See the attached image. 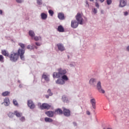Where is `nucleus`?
Returning <instances> with one entry per match:
<instances>
[{"instance_id": "47", "label": "nucleus", "mask_w": 129, "mask_h": 129, "mask_svg": "<svg viewBox=\"0 0 129 129\" xmlns=\"http://www.w3.org/2000/svg\"><path fill=\"white\" fill-rule=\"evenodd\" d=\"M90 2H98V0H89Z\"/></svg>"}, {"instance_id": "22", "label": "nucleus", "mask_w": 129, "mask_h": 129, "mask_svg": "<svg viewBox=\"0 0 129 129\" xmlns=\"http://www.w3.org/2000/svg\"><path fill=\"white\" fill-rule=\"evenodd\" d=\"M36 48V49H37V47L35 46V45H27V48L28 49H34V48Z\"/></svg>"}, {"instance_id": "31", "label": "nucleus", "mask_w": 129, "mask_h": 129, "mask_svg": "<svg viewBox=\"0 0 129 129\" xmlns=\"http://www.w3.org/2000/svg\"><path fill=\"white\" fill-rule=\"evenodd\" d=\"M0 61L2 63L4 62V57L2 55H0Z\"/></svg>"}, {"instance_id": "3", "label": "nucleus", "mask_w": 129, "mask_h": 129, "mask_svg": "<svg viewBox=\"0 0 129 129\" xmlns=\"http://www.w3.org/2000/svg\"><path fill=\"white\" fill-rule=\"evenodd\" d=\"M38 105H39L40 109H41V110H43V109L48 110V109H50V108L51 107V106L50 105L46 103H43L42 104H38Z\"/></svg>"}, {"instance_id": "53", "label": "nucleus", "mask_w": 129, "mask_h": 129, "mask_svg": "<svg viewBox=\"0 0 129 129\" xmlns=\"http://www.w3.org/2000/svg\"><path fill=\"white\" fill-rule=\"evenodd\" d=\"M103 129H105V128H103ZM107 129H111V128H108Z\"/></svg>"}, {"instance_id": "14", "label": "nucleus", "mask_w": 129, "mask_h": 129, "mask_svg": "<svg viewBox=\"0 0 129 129\" xmlns=\"http://www.w3.org/2000/svg\"><path fill=\"white\" fill-rule=\"evenodd\" d=\"M57 17L59 20H63L65 19L64 14H63L62 13H58Z\"/></svg>"}, {"instance_id": "12", "label": "nucleus", "mask_w": 129, "mask_h": 129, "mask_svg": "<svg viewBox=\"0 0 129 129\" xmlns=\"http://www.w3.org/2000/svg\"><path fill=\"white\" fill-rule=\"evenodd\" d=\"M45 114L47 115V116L49 117H53L54 112L52 111H47L45 112Z\"/></svg>"}, {"instance_id": "18", "label": "nucleus", "mask_w": 129, "mask_h": 129, "mask_svg": "<svg viewBox=\"0 0 129 129\" xmlns=\"http://www.w3.org/2000/svg\"><path fill=\"white\" fill-rule=\"evenodd\" d=\"M1 53H2V54L4 55V56H7V57H8L9 56V52H8V51H6V50H2L1 51Z\"/></svg>"}, {"instance_id": "36", "label": "nucleus", "mask_w": 129, "mask_h": 129, "mask_svg": "<svg viewBox=\"0 0 129 129\" xmlns=\"http://www.w3.org/2000/svg\"><path fill=\"white\" fill-rule=\"evenodd\" d=\"M13 104L16 106H18V102H17V100H16L15 99L13 100Z\"/></svg>"}, {"instance_id": "29", "label": "nucleus", "mask_w": 129, "mask_h": 129, "mask_svg": "<svg viewBox=\"0 0 129 129\" xmlns=\"http://www.w3.org/2000/svg\"><path fill=\"white\" fill-rule=\"evenodd\" d=\"M42 78H43V79H44L46 81H49V79H48V77L46 75H44V74H43L42 76Z\"/></svg>"}, {"instance_id": "52", "label": "nucleus", "mask_w": 129, "mask_h": 129, "mask_svg": "<svg viewBox=\"0 0 129 129\" xmlns=\"http://www.w3.org/2000/svg\"><path fill=\"white\" fill-rule=\"evenodd\" d=\"M3 12L2 10H0V15H2Z\"/></svg>"}, {"instance_id": "19", "label": "nucleus", "mask_w": 129, "mask_h": 129, "mask_svg": "<svg viewBox=\"0 0 129 129\" xmlns=\"http://www.w3.org/2000/svg\"><path fill=\"white\" fill-rule=\"evenodd\" d=\"M62 100H63V102L64 103H69V100L66 96L64 95L62 96Z\"/></svg>"}, {"instance_id": "15", "label": "nucleus", "mask_w": 129, "mask_h": 129, "mask_svg": "<svg viewBox=\"0 0 129 129\" xmlns=\"http://www.w3.org/2000/svg\"><path fill=\"white\" fill-rule=\"evenodd\" d=\"M91 104H92V107H93V108L95 109H96V100L94 98L91 99Z\"/></svg>"}, {"instance_id": "38", "label": "nucleus", "mask_w": 129, "mask_h": 129, "mask_svg": "<svg viewBox=\"0 0 129 129\" xmlns=\"http://www.w3.org/2000/svg\"><path fill=\"white\" fill-rule=\"evenodd\" d=\"M107 4L108 5H110L111 4V0H107Z\"/></svg>"}, {"instance_id": "32", "label": "nucleus", "mask_w": 129, "mask_h": 129, "mask_svg": "<svg viewBox=\"0 0 129 129\" xmlns=\"http://www.w3.org/2000/svg\"><path fill=\"white\" fill-rule=\"evenodd\" d=\"M36 3L38 5V6H41L42 5V0H36Z\"/></svg>"}, {"instance_id": "17", "label": "nucleus", "mask_w": 129, "mask_h": 129, "mask_svg": "<svg viewBox=\"0 0 129 129\" xmlns=\"http://www.w3.org/2000/svg\"><path fill=\"white\" fill-rule=\"evenodd\" d=\"M4 103V105L6 106H8L10 104V100L9 98H5L4 99V102H3Z\"/></svg>"}, {"instance_id": "35", "label": "nucleus", "mask_w": 129, "mask_h": 129, "mask_svg": "<svg viewBox=\"0 0 129 129\" xmlns=\"http://www.w3.org/2000/svg\"><path fill=\"white\" fill-rule=\"evenodd\" d=\"M14 114L13 112H9L8 116L10 117H13Z\"/></svg>"}, {"instance_id": "43", "label": "nucleus", "mask_w": 129, "mask_h": 129, "mask_svg": "<svg viewBox=\"0 0 129 129\" xmlns=\"http://www.w3.org/2000/svg\"><path fill=\"white\" fill-rule=\"evenodd\" d=\"M93 13H94V14H96L97 13V10L94 8V9H93Z\"/></svg>"}, {"instance_id": "2", "label": "nucleus", "mask_w": 129, "mask_h": 129, "mask_svg": "<svg viewBox=\"0 0 129 129\" xmlns=\"http://www.w3.org/2000/svg\"><path fill=\"white\" fill-rule=\"evenodd\" d=\"M76 20L80 25L83 24L84 19L83 18V15L80 13L77 14L76 16Z\"/></svg>"}, {"instance_id": "13", "label": "nucleus", "mask_w": 129, "mask_h": 129, "mask_svg": "<svg viewBox=\"0 0 129 129\" xmlns=\"http://www.w3.org/2000/svg\"><path fill=\"white\" fill-rule=\"evenodd\" d=\"M63 75L57 73V72H54V73H53V78H61V76H62Z\"/></svg>"}, {"instance_id": "8", "label": "nucleus", "mask_w": 129, "mask_h": 129, "mask_svg": "<svg viewBox=\"0 0 129 129\" xmlns=\"http://www.w3.org/2000/svg\"><path fill=\"white\" fill-rule=\"evenodd\" d=\"M97 89H98L99 92L103 94L105 93V90L101 88V83L100 82H98V83L97 84Z\"/></svg>"}, {"instance_id": "4", "label": "nucleus", "mask_w": 129, "mask_h": 129, "mask_svg": "<svg viewBox=\"0 0 129 129\" xmlns=\"http://www.w3.org/2000/svg\"><path fill=\"white\" fill-rule=\"evenodd\" d=\"M24 53H25V49H22L19 48V50H18L17 54L19 55L21 60L25 59Z\"/></svg>"}, {"instance_id": "37", "label": "nucleus", "mask_w": 129, "mask_h": 129, "mask_svg": "<svg viewBox=\"0 0 129 129\" xmlns=\"http://www.w3.org/2000/svg\"><path fill=\"white\" fill-rule=\"evenodd\" d=\"M47 93L49 94V96H51L52 95V93H51V91L50 89L47 90Z\"/></svg>"}, {"instance_id": "23", "label": "nucleus", "mask_w": 129, "mask_h": 129, "mask_svg": "<svg viewBox=\"0 0 129 129\" xmlns=\"http://www.w3.org/2000/svg\"><path fill=\"white\" fill-rule=\"evenodd\" d=\"M29 35H30L31 37L33 38L35 37V34L33 31L31 30L29 31Z\"/></svg>"}, {"instance_id": "27", "label": "nucleus", "mask_w": 129, "mask_h": 129, "mask_svg": "<svg viewBox=\"0 0 129 129\" xmlns=\"http://www.w3.org/2000/svg\"><path fill=\"white\" fill-rule=\"evenodd\" d=\"M10 92L9 91H5V92H3L2 96L4 97L8 96L10 95Z\"/></svg>"}, {"instance_id": "51", "label": "nucleus", "mask_w": 129, "mask_h": 129, "mask_svg": "<svg viewBox=\"0 0 129 129\" xmlns=\"http://www.w3.org/2000/svg\"><path fill=\"white\" fill-rule=\"evenodd\" d=\"M126 50H127L128 51H129V46L126 47Z\"/></svg>"}, {"instance_id": "5", "label": "nucleus", "mask_w": 129, "mask_h": 129, "mask_svg": "<svg viewBox=\"0 0 129 129\" xmlns=\"http://www.w3.org/2000/svg\"><path fill=\"white\" fill-rule=\"evenodd\" d=\"M79 24H80L78 22L76 21V20H72L71 21V26L73 29H76V28H77L78 27V25Z\"/></svg>"}, {"instance_id": "6", "label": "nucleus", "mask_w": 129, "mask_h": 129, "mask_svg": "<svg viewBox=\"0 0 129 129\" xmlns=\"http://www.w3.org/2000/svg\"><path fill=\"white\" fill-rule=\"evenodd\" d=\"M63 112L62 113L65 116L69 117L71 115V111L68 109L63 108Z\"/></svg>"}, {"instance_id": "45", "label": "nucleus", "mask_w": 129, "mask_h": 129, "mask_svg": "<svg viewBox=\"0 0 129 129\" xmlns=\"http://www.w3.org/2000/svg\"><path fill=\"white\" fill-rule=\"evenodd\" d=\"M128 15V12H124V15L126 16H127Z\"/></svg>"}, {"instance_id": "46", "label": "nucleus", "mask_w": 129, "mask_h": 129, "mask_svg": "<svg viewBox=\"0 0 129 129\" xmlns=\"http://www.w3.org/2000/svg\"><path fill=\"white\" fill-rule=\"evenodd\" d=\"M73 125H74L75 126H77V123L76 122H73Z\"/></svg>"}, {"instance_id": "50", "label": "nucleus", "mask_w": 129, "mask_h": 129, "mask_svg": "<svg viewBox=\"0 0 129 129\" xmlns=\"http://www.w3.org/2000/svg\"><path fill=\"white\" fill-rule=\"evenodd\" d=\"M45 98H46L47 99H48L49 96L48 95H45Z\"/></svg>"}, {"instance_id": "21", "label": "nucleus", "mask_w": 129, "mask_h": 129, "mask_svg": "<svg viewBox=\"0 0 129 129\" xmlns=\"http://www.w3.org/2000/svg\"><path fill=\"white\" fill-rule=\"evenodd\" d=\"M96 79L93 78L89 81V83L90 84H91V85H95L96 84Z\"/></svg>"}, {"instance_id": "30", "label": "nucleus", "mask_w": 129, "mask_h": 129, "mask_svg": "<svg viewBox=\"0 0 129 129\" xmlns=\"http://www.w3.org/2000/svg\"><path fill=\"white\" fill-rule=\"evenodd\" d=\"M62 80H65L66 81L68 80V77H67V76L66 75H62V76L61 77Z\"/></svg>"}, {"instance_id": "25", "label": "nucleus", "mask_w": 129, "mask_h": 129, "mask_svg": "<svg viewBox=\"0 0 129 129\" xmlns=\"http://www.w3.org/2000/svg\"><path fill=\"white\" fill-rule=\"evenodd\" d=\"M45 121L46 122L51 123L52 121H53V120L50 118L45 117Z\"/></svg>"}, {"instance_id": "48", "label": "nucleus", "mask_w": 129, "mask_h": 129, "mask_svg": "<svg viewBox=\"0 0 129 129\" xmlns=\"http://www.w3.org/2000/svg\"><path fill=\"white\" fill-rule=\"evenodd\" d=\"M87 115H90V112L89 111H87Z\"/></svg>"}, {"instance_id": "20", "label": "nucleus", "mask_w": 129, "mask_h": 129, "mask_svg": "<svg viewBox=\"0 0 129 129\" xmlns=\"http://www.w3.org/2000/svg\"><path fill=\"white\" fill-rule=\"evenodd\" d=\"M57 30L59 32H63L64 31V29H63V27L61 25L58 26Z\"/></svg>"}, {"instance_id": "28", "label": "nucleus", "mask_w": 129, "mask_h": 129, "mask_svg": "<svg viewBox=\"0 0 129 129\" xmlns=\"http://www.w3.org/2000/svg\"><path fill=\"white\" fill-rule=\"evenodd\" d=\"M55 112H56L57 114L60 115V114H62V112L63 111L61 109H60L59 108L55 110Z\"/></svg>"}, {"instance_id": "9", "label": "nucleus", "mask_w": 129, "mask_h": 129, "mask_svg": "<svg viewBox=\"0 0 129 129\" xmlns=\"http://www.w3.org/2000/svg\"><path fill=\"white\" fill-rule=\"evenodd\" d=\"M57 73L62 76L65 75L67 74L66 70L63 69L62 68L57 69Z\"/></svg>"}, {"instance_id": "44", "label": "nucleus", "mask_w": 129, "mask_h": 129, "mask_svg": "<svg viewBox=\"0 0 129 129\" xmlns=\"http://www.w3.org/2000/svg\"><path fill=\"white\" fill-rule=\"evenodd\" d=\"M35 44L36 45V46H39L41 45L40 43H38V42H36Z\"/></svg>"}, {"instance_id": "24", "label": "nucleus", "mask_w": 129, "mask_h": 129, "mask_svg": "<svg viewBox=\"0 0 129 129\" xmlns=\"http://www.w3.org/2000/svg\"><path fill=\"white\" fill-rule=\"evenodd\" d=\"M14 115H15L18 117H20L22 115V113L16 111L14 112Z\"/></svg>"}, {"instance_id": "40", "label": "nucleus", "mask_w": 129, "mask_h": 129, "mask_svg": "<svg viewBox=\"0 0 129 129\" xmlns=\"http://www.w3.org/2000/svg\"><path fill=\"white\" fill-rule=\"evenodd\" d=\"M20 120L21 121H25V117L24 116H22L21 117V118H20Z\"/></svg>"}, {"instance_id": "39", "label": "nucleus", "mask_w": 129, "mask_h": 129, "mask_svg": "<svg viewBox=\"0 0 129 129\" xmlns=\"http://www.w3.org/2000/svg\"><path fill=\"white\" fill-rule=\"evenodd\" d=\"M95 2V7H97V8H99V5L97 3V2Z\"/></svg>"}, {"instance_id": "41", "label": "nucleus", "mask_w": 129, "mask_h": 129, "mask_svg": "<svg viewBox=\"0 0 129 129\" xmlns=\"http://www.w3.org/2000/svg\"><path fill=\"white\" fill-rule=\"evenodd\" d=\"M34 40L36 41H37L39 40V37L38 36H35L34 37Z\"/></svg>"}, {"instance_id": "16", "label": "nucleus", "mask_w": 129, "mask_h": 129, "mask_svg": "<svg viewBox=\"0 0 129 129\" xmlns=\"http://www.w3.org/2000/svg\"><path fill=\"white\" fill-rule=\"evenodd\" d=\"M56 84H59V85H63L64 84L65 82L62 79H58L56 81Z\"/></svg>"}, {"instance_id": "7", "label": "nucleus", "mask_w": 129, "mask_h": 129, "mask_svg": "<svg viewBox=\"0 0 129 129\" xmlns=\"http://www.w3.org/2000/svg\"><path fill=\"white\" fill-rule=\"evenodd\" d=\"M27 105L30 109H34L35 108V105L34 102L31 100H27Z\"/></svg>"}, {"instance_id": "33", "label": "nucleus", "mask_w": 129, "mask_h": 129, "mask_svg": "<svg viewBox=\"0 0 129 129\" xmlns=\"http://www.w3.org/2000/svg\"><path fill=\"white\" fill-rule=\"evenodd\" d=\"M48 13L50 15V16H53L54 12H53V11H52V10H49L48 11Z\"/></svg>"}, {"instance_id": "11", "label": "nucleus", "mask_w": 129, "mask_h": 129, "mask_svg": "<svg viewBox=\"0 0 129 129\" xmlns=\"http://www.w3.org/2000/svg\"><path fill=\"white\" fill-rule=\"evenodd\" d=\"M119 2L120 4H119V7L120 8H123L127 5V3L125 0H120Z\"/></svg>"}, {"instance_id": "10", "label": "nucleus", "mask_w": 129, "mask_h": 129, "mask_svg": "<svg viewBox=\"0 0 129 129\" xmlns=\"http://www.w3.org/2000/svg\"><path fill=\"white\" fill-rule=\"evenodd\" d=\"M56 47H57L58 50L61 51V52L64 51L65 50L64 47H63V45L61 43L56 44Z\"/></svg>"}, {"instance_id": "34", "label": "nucleus", "mask_w": 129, "mask_h": 129, "mask_svg": "<svg viewBox=\"0 0 129 129\" xmlns=\"http://www.w3.org/2000/svg\"><path fill=\"white\" fill-rule=\"evenodd\" d=\"M19 45L20 46V47H21V49H24L25 48V44H23V43H19Z\"/></svg>"}, {"instance_id": "42", "label": "nucleus", "mask_w": 129, "mask_h": 129, "mask_svg": "<svg viewBox=\"0 0 129 129\" xmlns=\"http://www.w3.org/2000/svg\"><path fill=\"white\" fill-rule=\"evenodd\" d=\"M16 3L21 4V3H22V0H16Z\"/></svg>"}, {"instance_id": "26", "label": "nucleus", "mask_w": 129, "mask_h": 129, "mask_svg": "<svg viewBox=\"0 0 129 129\" xmlns=\"http://www.w3.org/2000/svg\"><path fill=\"white\" fill-rule=\"evenodd\" d=\"M47 15L45 13H41V17L42 20H46L47 19Z\"/></svg>"}, {"instance_id": "1", "label": "nucleus", "mask_w": 129, "mask_h": 129, "mask_svg": "<svg viewBox=\"0 0 129 129\" xmlns=\"http://www.w3.org/2000/svg\"><path fill=\"white\" fill-rule=\"evenodd\" d=\"M19 55L17 54V53L12 52L8 57L10 58L11 61L16 62L19 59Z\"/></svg>"}, {"instance_id": "49", "label": "nucleus", "mask_w": 129, "mask_h": 129, "mask_svg": "<svg viewBox=\"0 0 129 129\" xmlns=\"http://www.w3.org/2000/svg\"><path fill=\"white\" fill-rule=\"evenodd\" d=\"M101 3H103L105 0H99Z\"/></svg>"}]
</instances>
